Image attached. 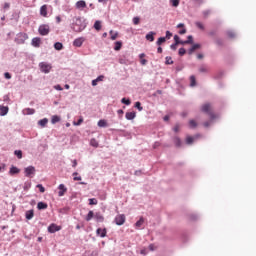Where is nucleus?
I'll list each match as a JSON object with an SVG mask.
<instances>
[{"label":"nucleus","instance_id":"7","mask_svg":"<svg viewBox=\"0 0 256 256\" xmlns=\"http://www.w3.org/2000/svg\"><path fill=\"white\" fill-rule=\"evenodd\" d=\"M120 65H133V60L127 55H123L119 58Z\"/></svg>","mask_w":256,"mask_h":256},{"label":"nucleus","instance_id":"35","mask_svg":"<svg viewBox=\"0 0 256 256\" xmlns=\"http://www.w3.org/2000/svg\"><path fill=\"white\" fill-rule=\"evenodd\" d=\"M197 85V80L195 79V76H190V87H195Z\"/></svg>","mask_w":256,"mask_h":256},{"label":"nucleus","instance_id":"25","mask_svg":"<svg viewBox=\"0 0 256 256\" xmlns=\"http://www.w3.org/2000/svg\"><path fill=\"white\" fill-rule=\"evenodd\" d=\"M98 127H101V128H105V127H108L107 125V120L105 119H100L97 123Z\"/></svg>","mask_w":256,"mask_h":256},{"label":"nucleus","instance_id":"12","mask_svg":"<svg viewBox=\"0 0 256 256\" xmlns=\"http://www.w3.org/2000/svg\"><path fill=\"white\" fill-rule=\"evenodd\" d=\"M83 43H85V38L84 37H79V38H76L73 41V46L74 47H81L83 45Z\"/></svg>","mask_w":256,"mask_h":256},{"label":"nucleus","instance_id":"43","mask_svg":"<svg viewBox=\"0 0 256 256\" xmlns=\"http://www.w3.org/2000/svg\"><path fill=\"white\" fill-rule=\"evenodd\" d=\"M208 71H209V69H207V66H205V65L200 66V68H199L200 73H207Z\"/></svg>","mask_w":256,"mask_h":256},{"label":"nucleus","instance_id":"23","mask_svg":"<svg viewBox=\"0 0 256 256\" xmlns=\"http://www.w3.org/2000/svg\"><path fill=\"white\" fill-rule=\"evenodd\" d=\"M40 15L42 17H47V5H43L40 8Z\"/></svg>","mask_w":256,"mask_h":256},{"label":"nucleus","instance_id":"24","mask_svg":"<svg viewBox=\"0 0 256 256\" xmlns=\"http://www.w3.org/2000/svg\"><path fill=\"white\" fill-rule=\"evenodd\" d=\"M47 123H49V119L47 118H43L38 121V125H40V127H47Z\"/></svg>","mask_w":256,"mask_h":256},{"label":"nucleus","instance_id":"13","mask_svg":"<svg viewBox=\"0 0 256 256\" xmlns=\"http://www.w3.org/2000/svg\"><path fill=\"white\" fill-rule=\"evenodd\" d=\"M31 45L32 47H36V48H39L41 47V38L39 37H34L31 41Z\"/></svg>","mask_w":256,"mask_h":256},{"label":"nucleus","instance_id":"56","mask_svg":"<svg viewBox=\"0 0 256 256\" xmlns=\"http://www.w3.org/2000/svg\"><path fill=\"white\" fill-rule=\"evenodd\" d=\"M132 21H133L134 25H139L140 18L136 16V17L133 18Z\"/></svg>","mask_w":256,"mask_h":256},{"label":"nucleus","instance_id":"34","mask_svg":"<svg viewBox=\"0 0 256 256\" xmlns=\"http://www.w3.org/2000/svg\"><path fill=\"white\" fill-rule=\"evenodd\" d=\"M14 155H16L18 159H23V151L21 150H15Z\"/></svg>","mask_w":256,"mask_h":256},{"label":"nucleus","instance_id":"27","mask_svg":"<svg viewBox=\"0 0 256 256\" xmlns=\"http://www.w3.org/2000/svg\"><path fill=\"white\" fill-rule=\"evenodd\" d=\"M94 219L98 222V223H102V221L104 220L103 215H101V213H96L94 215Z\"/></svg>","mask_w":256,"mask_h":256},{"label":"nucleus","instance_id":"48","mask_svg":"<svg viewBox=\"0 0 256 256\" xmlns=\"http://www.w3.org/2000/svg\"><path fill=\"white\" fill-rule=\"evenodd\" d=\"M172 7H179V0H170Z\"/></svg>","mask_w":256,"mask_h":256},{"label":"nucleus","instance_id":"9","mask_svg":"<svg viewBox=\"0 0 256 256\" xmlns=\"http://www.w3.org/2000/svg\"><path fill=\"white\" fill-rule=\"evenodd\" d=\"M115 223L116 225H123L125 223V214H119L115 217Z\"/></svg>","mask_w":256,"mask_h":256},{"label":"nucleus","instance_id":"62","mask_svg":"<svg viewBox=\"0 0 256 256\" xmlns=\"http://www.w3.org/2000/svg\"><path fill=\"white\" fill-rule=\"evenodd\" d=\"M54 89L56 90V91H63V87H61V85H55L54 86Z\"/></svg>","mask_w":256,"mask_h":256},{"label":"nucleus","instance_id":"54","mask_svg":"<svg viewBox=\"0 0 256 256\" xmlns=\"http://www.w3.org/2000/svg\"><path fill=\"white\" fill-rule=\"evenodd\" d=\"M134 107L136 109H138V111H142L143 110V108L141 107V102H136Z\"/></svg>","mask_w":256,"mask_h":256},{"label":"nucleus","instance_id":"61","mask_svg":"<svg viewBox=\"0 0 256 256\" xmlns=\"http://www.w3.org/2000/svg\"><path fill=\"white\" fill-rule=\"evenodd\" d=\"M177 45L178 44H175V43L171 44L170 49H172V51H177Z\"/></svg>","mask_w":256,"mask_h":256},{"label":"nucleus","instance_id":"49","mask_svg":"<svg viewBox=\"0 0 256 256\" xmlns=\"http://www.w3.org/2000/svg\"><path fill=\"white\" fill-rule=\"evenodd\" d=\"M36 187L39 189L40 193H45V187H43V184H38Z\"/></svg>","mask_w":256,"mask_h":256},{"label":"nucleus","instance_id":"37","mask_svg":"<svg viewBox=\"0 0 256 256\" xmlns=\"http://www.w3.org/2000/svg\"><path fill=\"white\" fill-rule=\"evenodd\" d=\"M165 41H167L165 37H160L158 38L156 45L161 46L163 43H165Z\"/></svg>","mask_w":256,"mask_h":256},{"label":"nucleus","instance_id":"47","mask_svg":"<svg viewBox=\"0 0 256 256\" xmlns=\"http://www.w3.org/2000/svg\"><path fill=\"white\" fill-rule=\"evenodd\" d=\"M187 53V50H185V48H180L178 50V54L180 55V57H183V55H185Z\"/></svg>","mask_w":256,"mask_h":256},{"label":"nucleus","instance_id":"50","mask_svg":"<svg viewBox=\"0 0 256 256\" xmlns=\"http://www.w3.org/2000/svg\"><path fill=\"white\" fill-rule=\"evenodd\" d=\"M227 35H228V37H229L230 39H235V32L229 30V31L227 32Z\"/></svg>","mask_w":256,"mask_h":256},{"label":"nucleus","instance_id":"22","mask_svg":"<svg viewBox=\"0 0 256 256\" xmlns=\"http://www.w3.org/2000/svg\"><path fill=\"white\" fill-rule=\"evenodd\" d=\"M104 79V75L98 76L96 79L92 80V87H97V83H99V81H103Z\"/></svg>","mask_w":256,"mask_h":256},{"label":"nucleus","instance_id":"17","mask_svg":"<svg viewBox=\"0 0 256 256\" xmlns=\"http://www.w3.org/2000/svg\"><path fill=\"white\" fill-rule=\"evenodd\" d=\"M9 113V107L0 105V117H5Z\"/></svg>","mask_w":256,"mask_h":256},{"label":"nucleus","instance_id":"29","mask_svg":"<svg viewBox=\"0 0 256 256\" xmlns=\"http://www.w3.org/2000/svg\"><path fill=\"white\" fill-rule=\"evenodd\" d=\"M121 47H123V43L121 41L115 42L114 51H121Z\"/></svg>","mask_w":256,"mask_h":256},{"label":"nucleus","instance_id":"39","mask_svg":"<svg viewBox=\"0 0 256 256\" xmlns=\"http://www.w3.org/2000/svg\"><path fill=\"white\" fill-rule=\"evenodd\" d=\"M189 127L190 129H195V127H197V122H195V120H190Z\"/></svg>","mask_w":256,"mask_h":256},{"label":"nucleus","instance_id":"55","mask_svg":"<svg viewBox=\"0 0 256 256\" xmlns=\"http://www.w3.org/2000/svg\"><path fill=\"white\" fill-rule=\"evenodd\" d=\"M89 205H97V200L95 198H90Z\"/></svg>","mask_w":256,"mask_h":256},{"label":"nucleus","instance_id":"60","mask_svg":"<svg viewBox=\"0 0 256 256\" xmlns=\"http://www.w3.org/2000/svg\"><path fill=\"white\" fill-rule=\"evenodd\" d=\"M88 256H99V252L97 250H94Z\"/></svg>","mask_w":256,"mask_h":256},{"label":"nucleus","instance_id":"21","mask_svg":"<svg viewBox=\"0 0 256 256\" xmlns=\"http://www.w3.org/2000/svg\"><path fill=\"white\" fill-rule=\"evenodd\" d=\"M48 207H49V205L45 202H38V204H37V209L39 211H43V210L47 209Z\"/></svg>","mask_w":256,"mask_h":256},{"label":"nucleus","instance_id":"33","mask_svg":"<svg viewBox=\"0 0 256 256\" xmlns=\"http://www.w3.org/2000/svg\"><path fill=\"white\" fill-rule=\"evenodd\" d=\"M94 29H96V31H101V21H99V20L95 21Z\"/></svg>","mask_w":256,"mask_h":256},{"label":"nucleus","instance_id":"58","mask_svg":"<svg viewBox=\"0 0 256 256\" xmlns=\"http://www.w3.org/2000/svg\"><path fill=\"white\" fill-rule=\"evenodd\" d=\"M192 48L194 51H197V49H201V44H194L192 45Z\"/></svg>","mask_w":256,"mask_h":256},{"label":"nucleus","instance_id":"2","mask_svg":"<svg viewBox=\"0 0 256 256\" xmlns=\"http://www.w3.org/2000/svg\"><path fill=\"white\" fill-rule=\"evenodd\" d=\"M27 39H29V35L27 33L20 32L16 35L14 41L17 45H24Z\"/></svg>","mask_w":256,"mask_h":256},{"label":"nucleus","instance_id":"4","mask_svg":"<svg viewBox=\"0 0 256 256\" xmlns=\"http://www.w3.org/2000/svg\"><path fill=\"white\" fill-rule=\"evenodd\" d=\"M36 169L34 166H28L24 168V175L25 177H29L30 179H33L35 177Z\"/></svg>","mask_w":256,"mask_h":256},{"label":"nucleus","instance_id":"36","mask_svg":"<svg viewBox=\"0 0 256 256\" xmlns=\"http://www.w3.org/2000/svg\"><path fill=\"white\" fill-rule=\"evenodd\" d=\"M90 145H91V147H99V142H97V140L95 138H92L90 140Z\"/></svg>","mask_w":256,"mask_h":256},{"label":"nucleus","instance_id":"40","mask_svg":"<svg viewBox=\"0 0 256 256\" xmlns=\"http://www.w3.org/2000/svg\"><path fill=\"white\" fill-rule=\"evenodd\" d=\"M196 27H198V29H201V31H205V26L203 25V23L201 22H195Z\"/></svg>","mask_w":256,"mask_h":256},{"label":"nucleus","instance_id":"8","mask_svg":"<svg viewBox=\"0 0 256 256\" xmlns=\"http://www.w3.org/2000/svg\"><path fill=\"white\" fill-rule=\"evenodd\" d=\"M200 137V134H196L195 136H187L186 145H193V142L197 141V139H199Z\"/></svg>","mask_w":256,"mask_h":256},{"label":"nucleus","instance_id":"38","mask_svg":"<svg viewBox=\"0 0 256 256\" xmlns=\"http://www.w3.org/2000/svg\"><path fill=\"white\" fill-rule=\"evenodd\" d=\"M165 63L166 65H173V58H171V56H166Z\"/></svg>","mask_w":256,"mask_h":256},{"label":"nucleus","instance_id":"3","mask_svg":"<svg viewBox=\"0 0 256 256\" xmlns=\"http://www.w3.org/2000/svg\"><path fill=\"white\" fill-rule=\"evenodd\" d=\"M201 111L203 113H207V115H209L211 121H214V119H217V116L215 114H213V112H211V104L206 103V104L202 105Z\"/></svg>","mask_w":256,"mask_h":256},{"label":"nucleus","instance_id":"59","mask_svg":"<svg viewBox=\"0 0 256 256\" xmlns=\"http://www.w3.org/2000/svg\"><path fill=\"white\" fill-rule=\"evenodd\" d=\"M202 13L204 17H207L208 15H211V10H204Z\"/></svg>","mask_w":256,"mask_h":256},{"label":"nucleus","instance_id":"1","mask_svg":"<svg viewBox=\"0 0 256 256\" xmlns=\"http://www.w3.org/2000/svg\"><path fill=\"white\" fill-rule=\"evenodd\" d=\"M87 28V21L83 17H74L72 19L71 29L75 31V33H81V31H85Z\"/></svg>","mask_w":256,"mask_h":256},{"label":"nucleus","instance_id":"16","mask_svg":"<svg viewBox=\"0 0 256 256\" xmlns=\"http://www.w3.org/2000/svg\"><path fill=\"white\" fill-rule=\"evenodd\" d=\"M25 217L27 219V221H31V219H33V217H35V210L31 209L25 212Z\"/></svg>","mask_w":256,"mask_h":256},{"label":"nucleus","instance_id":"26","mask_svg":"<svg viewBox=\"0 0 256 256\" xmlns=\"http://www.w3.org/2000/svg\"><path fill=\"white\" fill-rule=\"evenodd\" d=\"M143 223H145V219L143 217H140V219L135 223V227L137 229H140V227L143 226Z\"/></svg>","mask_w":256,"mask_h":256},{"label":"nucleus","instance_id":"46","mask_svg":"<svg viewBox=\"0 0 256 256\" xmlns=\"http://www.w3.org/2000/svg\"><path fill=\"white\" fill-rule=\"evenodd\" d=\"M27 115H35V109L33 108H27L26 109Z\"/></svg>","mask_w":256,"mask_h":256},{"label":"nucleus","instance_id":"30","mask_svg":"<svg viewBox=\"0 0 256 256\" xmlns=\"http://www.w3.org/2000/svg\"><path fill=\"white\" fill-rule=\"evenodd\" d=\"M93 217H95V214L93 213V210H90L87 214V216L85 217L86 221H91V219H93Z\"/></svg>","mask_w":256,"mask_h":256},{"label":"nucleus","instance_id":"18","mask_svg":"<svg viewBox=\"0 0 256 256\" xmlns=\"http://www.w3.org/2000/svg\"><path fill=\"white\" fill-rule=\"evenodd\" d=\"M155 35H157L156 32L150 31L148 34H146V40L153 43V41H155Z\"/></svg>","mask_w":256,"mask_h":256},{"label":"nucleus","instance_id":"20","mask_svg":"<svg viewBox=\"0 0 256 256\" xmlns=\"http://www.w3.org/2000/svg\"><path fill=\"white\" fill-rule=\"evenodd\" d=\"M85 7H87V3L84 0L76 2V9H85Z\"/></svg>","mask_w":256,"mask_h":256},{"label":"nucleus","instance_id":"28","mask_svg":"<svg viewBox=\"0 0 256 256\" xmlns=\"http://www.w3.org/2000/svg\"><path fill=\"white\" fill-rule=\"evenodd\" d=\"M59 121H61V117H59L58 115L52 116V118H51L52 125H55V123H59Z\"/></svg>","mask_w":256,"mask_h":256},{"label":"nucleus","instance_id":"64","mask_svg":"<svg viewBox=\"0 0 256 256\" xmlns=\"http://www.w3.org/2000/svg\"><path fill=\"white\" fill-rule=\"evenodd\" d=\"M5 164H0V173H3V171H5Z\"/></svg>","mask_w":256,"mask_h":256},{"label":"nucleus","instance_id":"15","mask_svg":"<svg viewBox=\"0 0 256 256\" xmlns=\"http://www.w3.org/2000/svg\"><path fill=\"white\" fill-rule=\"evenodd\" d=\"M58 189L60 190V191L58 192V197H63V195H65V193H67V187H65L64 184H60V185L58 186Z\"/></svg>","mask_w":256,"mask_h":256},{"label":"nucleus","instance_id":"32","mask_svg":"<svg viewBox=\"0 0 256 256\" xmlns=\"http://www.w3.org/2000/svg\"><path fill=\"white\" fill-rule=\"evenodd\" d=\"M109 34L111 35V40L115 41V39H117L119 33L118 32H114L113 30H110Z\"/></svg>","mask_w":256,"mask_h":256},{"label":"nucleus","instance_id":"14","mask_svg":"<svg viewBox=\"0 0 256 256\" xmlns=\"http://www.w3.org/2000/svg\"><path fill=\"white\" fill-rule=\"evenodd\" d=\"M135 117H137V113L135 111L126 112V114H125V118L127 119V121H133V119H135Z\"/></svg>","mask_w":256,"mask_h":256},{"label":"nucleus","instance_id":"63","mask_svg":"<svg viewBox=\"0 0 256 256\" xmlns=\"http://www.w3.org/2000/svg\"><path fill=\"white\" fill-rule=\"evenodd\" d=\"M4 77L5 79H11V73L9 72L4 73Z\"/></svg>","mask_w":256,"mask_h":256},{"label":"nucleus","instance_id":"42","mask_svg":"<svg viewBox=\"0 0 256 256\" xmlns=\"http://www.w3.org/2000/svg\"><path fill=\"white\" fill-rule=\"evenodd\" d=\"M72 175L74 176V178H73L74 181H81V179H82L81 176H77V175H79L78 172H73Z\"/></svg>","mask_w":256,"mask_h":256},{"label":"nucleus","instance_id":"53","mask_svg":"<svg viewBox=\"0 0 256 256\" xmlns=\"http://www.w3.org/2000/svg\"><path fill=\"white\" fill-rule=\"evenodd\" d=\"M171 37H173V33H171V31L167 30L166 31V36H165V39H171Z\"/></svg>","mask_w":256,"mask_h":256},{"label":"nucleus","instance_id":"52","mask_svg":"<svg viewBox=\"0 0 256 256\" xmlns=\"http://www.w3.org/2000/svg\"><path fill=\"white\" fill-rule=\"evenodd\" d=\"M174 43L176 44V45H179V43H180V41H181V38L179 37V35H174Z\"/></svg>","mask_w":256,"mask_h":256},{"label":"nucleus","instance_id":"44","mask_svg":"<svg viewBox=\"0 0 256 256\" xmlns=\"http://www.w3.org/2000/svg\"><path fill=\"white\" fill-rule=\"evenodd\" d=\"M174 143H175L176 147H181V139L179 137H176L174 139Z\"/></svg>","mask_w":256,"mask_h":256},{"label":"nucleus","instance_id":"57","mask_svg":"<svg viewBox=\"0 0 256 256\" xmlns=\"http://www.w3.org/2000/svg\"><path fill=\"white\" fill-rule=\"evenodd\" d=\"M81 123H83V118H80L77 122H74L73 125H75L76 127H79Z\"/></svg>","mask_w":256,"mask_h":256},{"label":"nucleus","instance_id":"31","mask_svg":"<svg viewBox=\"0 0 256 256\" xmlns=\"http://www.w3.org/2000/svg\"><path fill=\"white\" fill-rule=\"evenodd\" d=\"M54 49H56V51H61V49H63V43L61 42L54 43Z\"/></svg>","mask_w":256,"mask_h":256},{"label":"nucleus","instance_id":"45","mask_svg":"<svg viewBox=\"0 0 256 256\" xmlns=\"http://www.w3.org/2000/svg\"><path fill=\"white\" fill-rule=\"evenodd\" d=\"M186 43H187L188 45H193V36H192V35H189V36L187 37Z\"/></svg>","mask_w":256,"mask_h":256},{"label":"nucleus","instance_id":"10","mask_svg":"<svg viewBox=\"0 0 256 256\" xmlns=\"http://www.w3.org/2000/svg\"><path fill=\"white\" fill-rule=\"evenodd\" d=\"M57 231H61V226L54 223L48 226V233H57Z\"/></svg>","mask_w":256,"mask_h":256},{"label":"nucleus","instance_id":"5","mask_svg":"<svg viewBox=\"0 0 256 256\" xmlns=\"http://www.w3.org/2000/svg\"><path fill=\"white\" fill-rule=\"evenodd\" d=\"M51 28L49 27V24H42L38 28L39 35H42V37H45L48 33H50Z\"/></svg>","mask_w":256,"mask_h":256},{"label":"nucleus","instance_id":"11","mask_svg":"<svg viewBox=\"0 0 256 256\" xmlns=\"http://www.w3.org/2000/svg\"><path fill=\"white\" fill-rule=\"evenodd\" d=\"M96 235H98V237H101L102 239L107 237V229L106 228H98L96 230Z\"/></svg>","mask_w":256,"mask_h":256},{"label":"nucleus","instance_id":"51","mask_svg":"<svg viewBox=\"0 0 256 256\" xmlns=\"http://www.w3.org/2000/svg\"><path fill=\"white\" fill-rule=\"evenodd\" d=\"M29 189H31V182H26L24 184V191H29Z\"/></svg>","mask_w":256,"mask_h":256},{"label":"nucleus","instance_id":"41","mask_svg":"<svg viewBox=\"0 0 256 256\" xmlns=\"http://www.w3.org/2000/svg\"><path fill=\"white\" fill-rule=\"evenodd\" d=\"M121 103H123V105H131V100L127 98H122Z\"/></svg>","mask_w":256,"mask_h":256},{"label":"nucleus","instance_id":"6","mask_svg":"<svg viewBox=\"0 0 256 256\" xmlns=\"http://www.w3.org/2000/svg\"><path fill=\"white\" fill-rule=\"evenodd\" d=\"M39 67H40V71L45 74L50 73L52 69L51 64L47 62H40Z\"/></svg>","mask_w":256,"mask_h":256},{"label":"nucleus","instance_id":"19","mask_svg":"<svg viewBox=\"0 0 256 256\" xmlns=\"http://www.w3.org/2000/svg\"><path fill=\"white\" fill-rule=\"evenodd\" d=\"M18 173H21V170L17 168V166H11L9 170V175H18Z\"/></svg>","mask_w":256,"mask_h":256}]
</instances>
